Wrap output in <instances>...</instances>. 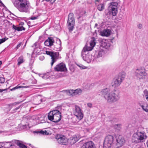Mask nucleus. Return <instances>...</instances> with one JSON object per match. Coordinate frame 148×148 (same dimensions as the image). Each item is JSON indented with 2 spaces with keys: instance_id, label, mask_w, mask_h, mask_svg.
Returning a JSON list of instances; mask_svg holds the SVG:
<instances>
[{
  "instance_id": "nucleus-1",
  "label": "nucleus",
  "mask_w": 148,
  "mask_h": 148,
  "mask_svg": "<svg viewBox=\"0 0 148 148\" xmlns=\"http://www.w3.org/2000/svg\"><path fill=\"white\" fill-rule=\"evenodd\" d=\"M99 95L103 97L107 102L112 103L117 101L120 98L119 94L115 90L110 92L109 88L102 89L99 92Z\"/></svg>"
},
{
  "instance_id": "nucleus-2",
  "label": "nucleus",
  "mask_w": 148,
  "mask_h": 148,
  "mask_svg": "<svg viewBox=\"0 0 148 148\" xmlns=\"http://www.w3.org/2000/svg\"><path fill=\"white\" fill-rule=\"evenodd\" d=\"M13 4L21 12L27 13L29 11L30 5L28 0H15Z\"/></svg>"
},
{
  "instance_id": "nucleus-3",
  "label": "nucleus",
  "mask_w": 148,
  "mask_h": 148,
  "mask_svg": "<svg viewBox=\"0 0 148 148\" xmlns=\"http://www.w3.org/2000/svg\"><path fill=\"white\" fill-rule=\"evenodd\" d=\"M57 109L50 111L48 115V118L49 120L54 123H58L61 119L62 115L61 113L59 111V109H61V107H57Z\"/></svg>"
},
{
  "instance_id": "nucleus-4",
  "label": "nucleus",
  "mask_w": 148,
  "mask_h": 148,
  "mask_svg": "<svg viewBox=\"0 0 148 148\" xmlns=\"http://www.w3.org/2000/svg\"><path fill=\"white\" fill-rule=\"evenodd\" d=\"M146 138L147 136L144 133L138 131L133 134L132 141L133 143L137 144L143 142Z\"/></svg>"
},
{
  "instance_id": "nucleus-5",
  "label": "nucleus",
  "mask_w": 148,
  "mask_h": 148,
  "mask_svg": "<svg viewBox=\"0 0 148 148\" xmlns=\"http://www.w3.org/2000/svg\"><path fill=\"white\" fill-rule=\"evenodd\" d=\"M118 4L117 2H112L109 4L108 12L106 13V15L110 17L115 16L117 12V6Z\"/></svg>"
},
{
  "instance_id": "nucleus-6",
  "label": "nucleus",
  "mask_w": 148,
  "mask_h": 148,
  "mask_svg": "<svg viewBox=\"0 0 148 148\" xmlns=\"http://www.w3.org/2000/svg\"><path fill=\"white\" fill-rule=\"evenodd\" d=\"M125 73L124 72L119 73L118 76L114 78L112 82L113 87H116L119 86L125 79Z\"/></svg>"
},
{
  "instance_id": "nucleus-7",
  "label": "nucleus",
  "mask_w": 148,
  "mask_h": 148,
  "mask_svg": "<svg viewBox=\"0 0 148 148\" xmlns=\"http://www.w3.org/2000/svg\"><path fill=\"white\" fill-rule=\"evenodd\" d=\"M92 49L86 46L83 48L82 51V56L84 60L87 63L90 62L92 60V56L88 53V51L91 50Z\"/></svg>"
},
{
  "instance_id": "nucleus-8",
  "label": "nucleus",
  "mask_w": 148,
  "mask_h": 148,
  "mask_svg": "<svg viewBox=\"0 0 148 148\" xmlns=\"http://www.w3.org/2000/svg\"><path fill=\"white\" fill-rule=\"evenodd\" d=\"M114 137L108 135L105 138L103 144V148H110L111 145L114 143Z\"/></svg>"
},
{
  "instance_id": "nucleus-9",
  "label": "nucleus",
  "mask_w": 148,
  "mask_h": 148,
  "mask_svg": "<svg viewBox=\"0 0 148 148\" xmlns=\"http://www.w3.org/2000/svg\"><path fill=\"white\" fill-rule=\"evenodd\" d=\"M73 14L72 13H70L68 16V19L67 22L69 32H71L74 29L75 25V20L73 18Z\"/></svg>"
},
{
  "instance_id": "nucleus-10",
  "label": "nucleus",
  "mask_w": 148,
  "mask_h": 148,
  "mask_svg": "<svg viewBox=\"0 0 148 148\" xmlns=\"http://www.w3.org/2000/svg\"><path fill=\"white\" fill-rule=\"evenodd\" d=\"M45 52L47 55H49L51 57L52 60L51 65V66H52L54 63L56 62L57 59L58 58V57L59 55V53L47 51H46Z\"/></svg>"
},
{
  "instance_id": "nucleus-11",
  "label": "nucleus",
  "mask_w": 148,
  "mask_h": 148,
  "mask_svg": "<svg viewBox=\"0 0 148 148\" xmlns=\"http://www.w3.org/2000/svg\"><path fill=\"white\" fill-rule=\"evenodd\" d=\"M145 69L143 68H139L136 69L135 71V75L136 77L139 79H142L146 75Z\"/></svg>"
},
{
  "instance_id": "nucleus-12",
  "label": "nucleus",
  "mask_w": 148,
  "mask_h": 148,
  "mask_svg": "<svg viewBox=\"0 0 148 148\" xmlns=\"http://www.w3.org/2000/svg\"><path fill=\"white\" fill-rule=\"evenodd\" d=\"M115 143L116 144L118 147H121L125 143V140L124 138L120 135H118L116 136Z\"/></svg>"
},
{
  "instance_id": "nucleus-13",
  "label": "nucleus",
  "mask_w": 148,
  "mask_h": 148,
  "mask_svg": "<svg viewBox=\"0 0 148 148\" xmlns=\"http://www.w3.org/2000/svg\"><path fill=\"white\" fill-rule=\"evenodd\" d=\"M58 142L60 144L66 145L67 143V140L65 136L61 135L58 134L56 137Z\"/></svg>"
},
{
  "instance_id": "nucleus-14",
  "label": "nucleus",
  "mask_w": 148,
  "mask_h": 148,
  "mask_svg": "<svg viewBox=\"0 0 148 148\" xmlns=\"http://www.w3.org/2000/svg\"><path fill=\"white\" fill-rule=\"evenodd\" d=\"M54 69L57 71H66L67 70L65 65L62 63L57 65L54 67Z\"/></svg>"
},
{
  "instance_id": "nucleus-15",
  "label": "nucleus",
  "mask_w": 148,
  "mask_h": 148,
  "mask_svg": "<svg viewBox=\"0 0 148 148\" xmlns=\"http://www.w3.org/2000/svg\"><path fill=\"white\" fill-rule=\"evenodd\" d=\"M74 115L79 120H81L83 118V114L82 113L81 110L79 107H75V112Z\"/></svg>"
},
{
  "instance_id": "nucleus-16",
  "label": "nucleus",
  "mask_w": 148,
  "mask_h": 148,
  "mask_svg": "<svg viewBox=\"0 0 148 148\" xmlns=\"http://www.w3.org/2000/svg\"><path fill=\"white\" fill-rule=\"evenodd\" d=\"M54 40L53 38L52 37H49L44 42L45 46L48 47H51L53 45Z\"/></svg>"
},
{
  "instance_id": "nucleus-17",
  "label": "nucleus",
  "mask_w": 148,
  "mask_h": 148,
  "mask_svg": "<svg viewBox=\"0 0 148 148\" xmlns=\"http://www.w3.org/2000/svg\"><path fill=\"white\" fill-rule=\"evenodd\" d=\"M110 44L107 40H103L101 42V46L104 48L109 49L110 48Z\"/></svg>"
},
{
  "instance_id": "nucleus-18",
  "label": "nucleus",
  "mask_w": 148,
  "mask_h": 148,
  "mask_svg": "<svg viewBox=\"0 0 148 148\" xmlns=\"http://www.w3.org/2000/svg\"><path fill=\"white\" fill-rule=\"evenodd\" d=\"M111 33V31L110 30L105 29L100 32V34L103 36H108L110 35Z\"/></svg>"
},
{
  "instance_id": "nucleus-19",
  "label": "nucleus",
  "mask_w": 148,
  "mask_h": 148,
  "mask_svg": "<svg viewBox=\"0 0 148 148\" xmlns=\"http://www.w3.org/2000/svg\"><path fill=\"white\" fill-rule=\"evenodd\" d=\"M94 144L91 141L85 143L82 148H94Z\"/></svg>"
},
{
  "instance_id": "nucleus-20",
  "label": "nucleus",
  "mask_w": 148,
  "mask_h": 148,
  "mask_svg": "<svg viewBox=\"0 0 148 148\" xmlns=\"http://www.w3.org/2000/svg\"><path fill=\"white\" fill-rule=\"evenodd\" d=\"M55 48L57 49H59V50H57L56 51H60V47L61 46V42L59 38H57L56 43L54 45Z\"/></svg>"
},
{
  "instance_id": "nucleus-21",
  "label": "nucleus",
  "mask_w": 148,
  "mask_h": 148,
  "mask_svg": "<svg viewBox=\"0 0 148 148\" xmlns=\"http://www.w3.org/2000/svg\"><path fill=\"white\" fill-rule=\"evenodd\" d=\"M12 28L15 30L18 31L25 30V28L23 26H17L14 25H12Z\"/></svg>"
},
{
  "instance_id": "nucleus-22",
  "label": "nucleus",
  "mask_w": 148,
  "mask_h": 148,
  "mask_svg": "<svg viewBox=\"0 0 148 148\" xmlns=\"http://www.w3.org/2000/svg\"><path fill=\"white\" fill-rule=\"evenodd\" d=\"M86 15V12L85 11H82L80 12L79 16L78 17V19H79L83 16H85Z\"/></svg>"
},
{
  "instance_id": "nucleus-23",
  "label": "nucleus",
  "mask_w": 148,
  "mask_h": 148,
  "mask_svg": "<svg viewBox=\"0 0 148 148\" xmlns=\"http://www.w3.org/2000/svg\"><path fill=\"white\" fill-rule=\"evenodd\" d=\"M95 39L94 37H92L90 42V45L92 47H93L95 45Z\"/></svg>"
},
{
  "instance_id": "nucleus-24",
  "label": "nucleus",
  "mask_w": 148,
  "mask_h": 148,
  "mask_svg": "<svg viewBox=\"0 0 148 148\" xmlns=\"http://www.w3.org/2000/svg\"><path fill=\"white\" fill-rule=\"evenodd\" d=\"M82 90L80 88H78L76 90H75L74 91V95H80L82 93Z\"/></svg>"
},
{
  "instance_id": "nucleus-25",
  "label": "nucleus",
  "mask_w": 148,
  "mask_h": 148,
  "mask_svg": "<svg viewBox=\"0 0 148 148\" xmlns=\"http://www.w3.org/2000/svg\"><path fill=\"white\" fill-rule=\"evenodd\" d=\"M21 142H22V141H20L18 140H13L12 141H11L10 142H7V143H15L18 146L19 144H20Z\"/></svg>"
},
{
  "instance_id": "nucleus-26",
  "label": "nucleus",
  "mask_w": 148,
  "mask_h": 148,
  "mask_svg": "<svg viewBox=\"0 0 148 148\" xmlns=\"http://www.w3.org/2000/svg\"><path fill=\"white\" fill-rule=\"evenodd\" d=\"M104 8V5L103 4L98 5L97 7V9L100 11H102Z\"/></svg>"
},
{
  "instance_id": "nucleus-27",
  "label": "nucleus",
  "mask_w": 148,
  "mask_h": 148,
  "mask_svg": "<svg viewBox=\"0 0 148 148\" xmlns=\"http://www.w3.org/2000/svg\"><path fill=\"white\" fill-rule=\"evenodd\" d=\"M19 103L18 102H14L12 103H10L8 105V108L9 109V111H10L11 109L13 108V106H15L17 104H18Z\"/></svg>"
},
{
  "instance_id": "nucleus-28",
  "label": "nucleus",
  "mask_w": 148,
  "mask_h": 148,
  "mask_svg": "<svg viewBox=\"0 0 148 148\" xmlns=\"http://www.w3.org/2000/svg\"><path fill=\"white\" fill-rule=\"evenodd\" d=\"M17 61L18 62L17 64L18 65H20L21 64L23 63L24 62L23 57L21 56L19 57Z\"/></svg>"
},
{
  "instance_id": "nucleus-29",
  "label": "nucleus",
  "mask_w": 148,
  "mask_h": 148,
  "mask_svg": "<svg viewBox=\"0 0 148 148\" xmlns=\"http://www.w3.org/2000/svg\"><path fill=\"white\" fill-rule=\"evenodd\" d=\"M75 90L70 89L66 90L67 92H69L71 95L72 96H74Z\"/></svg>"
},
{
  "instance_id": "nucleus-30",
  "label": "nucleus",
  "mask_w": 148,
  "mask_h": 148,
  "mask_svg": "<svg viewBox=\"0 0 148 148\" xmlns=\"http://www.w3.org/2000/svg\"><path fill=\"white\" fill-rule=\"evenodd\" d=\"M144 97H146V100L148 101V91L147 89H145L144 91Z\"/></svg>"
},
{
  "instance_id": "nucleus-31",
  "label": "nucleus",
  "mask_w": 148,
  "mask_h": 148,
  "mask_svg": "<svg viewBox=\"0 0 148 148\" xmlns=\"http://www.w3.org/2000/svg\"><path fill=\"white\" fill-rule=\"evenodd\" d=\"M23 87L26 88H27L28 87L27 86H19V85H18L17 86H16V87H14L13 88L11 89L10 90L11 91H13L14 90H15L18 89V88H23Z\"/></svg>"
},
{
  "instance_id": "nucleus-32",
  "label": "nucleus",
  "mask_w": 148,
  "mask_h": 148,
  "mask_svg": "<svg viewBox=\"0 0 148 148\" xmlns=\"http://www.w3.org/2000/svg\"><path fill=\"white\" fill-rule=\"evenodd\" d=\"M141 107L143 110L146 112H148V105H147L146 106L143 105L141 106Z\"/></svg>"
},
{
  "instance_id": "nucleus-33",
  "label": "nucleus",
  "mask_w": 148,
  "mask_h": 148,
  "mask_svg": "<svg viewBox=\"0 0 148 148\" xmlns=\"http://www.w3.org/2000/svg\"><path fill=\"white\" fill-rule=\"evenodd\" d=\"M22 105H21L18 106V107H17L15 109H14L12 111V112H11L12 113H14L16 112V111L18 110L19 108H20L21 107H22Z\"/></svg>"
},
{
  "instance_id": "nucleus-34",
  "label": "nucleus",
  "mask_w": 148,
  "mask_h": 148,
  "mask_svg": "<svg viewBox=\"0 0 148 148\" xmlns=\"http://www.w3.org/2000/svg\"><path fill=\"white\" fill-rule=\"evenodd\" d=\"M71 143L72 144H74L76 143L78 140H77L76 138H75V136H73L72 139H71Z\"/></svg>"
},
{
  "instance_id": "nucleus-35",
  "label": "nucleus",
  "mask_w": 148,
  "mask_h": 148,
  "mask_svg": "<svg viewBox=\"0 0 148 148\" xmlns=\"http://www.w3.org/2000/svg\"><path fill=\"white\" fill-rule=\"evenodd\" d=\"M49 73H45L44 74V76L43 77H44V79H47L49 78Z\"/></svg>"
},
{
  "instance_id": "nucleus-36",
  "label": "nucleus",
  "mask_w": 148,
  "mask_h": 148,
  "mask_svg": "<svg viewBox=\"0 0 148 148\" xmlns=\"http://www.w3.org/2000/svg\"><path fill=\"white\" fill-rule=\"evenodd\" d=\"M21 142L20 144H19L18 146L20 148H27V147Z\"/></svg>"
},
{
  "instance_id": "nucleus-37",
  "label": "nucleus",
  "mask_w": 148,
  "mask_h": 148,
  "mask_svg": "<svg viewBox=\"0 0 148 148\" xmlns=\"http://www.w3.org/2000/svg\"><path fill=\"white\" fill-rule=\"evenodd\" d=\"M8 39V38L6 37L4 38L1 39H0V44H1L2 43L4 42Z\"/></svg>"
},
{
  "instance_id": "nucleus-38",
  "label": "nucleus",
  "mask_w": 148,
  "mask_h": 148,
  "mask_svg": "<svg viewBox=\"0 0 148 148\" xmlns=\"http://www.w3.org/2000/svg\"><path fill=\"white\" fill-rule=\"evenodd\" d=\"M5 81V78L2 77H0V84H3Z\"/></svg>"
},
{
  "instance_id": "nucleus-39",
  "label": "nucleus",
  "mask_w": 148,
  "mask_h": 148,
  "mask_svg": "<svg viewBox=\"0 0 148 148\" xmlns=\"http://www.w3.org/2000/svg\"><path fill=\"white\" fill-rule=\"evenodd\" d=\"M47 132L45 130V131H43L42 130H41L39 131V133H40L41 134H43V135H47Z\"/></svg>"
},
{
  "instance_id": "nucleus-40",
  "label": "nucleus",
  "mask_w": 148,
  "mask_h": 148,
  "mask_svg": "<svg viewBox=\"0 0 148 148\" xmlns=\"http://www.w3.org/2000/svg\"><path fill=\"white\" fill-rule=\"evenodd\" d=\"M76 64L80 68V69H85V67L84 66L82 65V64Z\"/></svg>"
},
{
  "instance_id": "nucleus-41",
  "label": "nucleus",
  "mask_w": 148,
  "mask_h": 148,
  "mask_svg": "<svg viewBox=\"0 0 148 148\" xmlns=\"http://www.w3.org/2000/svg\"><path fill=\"white\" fill-rule=\"evenodd\" d=\"M56 0H43L42 1H45L47 2H50L52 4H53L56 1Z\"/></svg>"
},
{
  "instance_id": "nucleus-42",
  "label": "nucleus",
  "mask_w": 148,
  "mask_h": 148,
  "mask_svg": "<svg viewBox=\"0 0 148 148\" xmlns=\"http://www.w3.org/2000/svg\"><path fill=\"white\" fill-rule=\"evenodd\" d=\"M21 44L22 43L21 42L19 43L17 45L16 47L15 48V49L16 50H17L21 46Z\"/></svg>"
},
{
  "instance_id": "nucleus-43",
  "label": "nucleus",
  "mask_w": 148,
  "mask_h": 148,
  "mask_svg": "<svg viewBox=\"0 0 148 148\" xmlns=\"http://www.w3.org/2000/svg\"><path fill=\"white\" fill-rule=\"evenodd\" d=\"M102 52L101 51H99L98 53V57H102Z\"/></svg>"
},
{
  "instance_id": "nucleus-44",
  "label": "nucleus",
  "mask_w": 148,
  "mask_h": 148,
  "mask_svg": "<svg viewBox=\"0 0 148 148\" xmlns=\"http://www.w3.org/2000/svg\"><path fill=\"white\" fill-rule=\"evenodd\" d=\"M38 16H32L30 18V19L31 20H34L38 18Z\"/></svg>"
},
{
  "instance_id": "nucleus-45",
  "label": "nucleus",
  "mask_w": 148,
  "mask_h": 148,
  "mask_svg": "<svg viewBox=\"0 0 148 148\" xmlns=\"http://www.w3.org/2000/svg\"><path fill=\"white\" fill-rule=\"evenodd\" d=\"M88 106L90 108H91L92 107V104L91 103H88L87 104Z\"/></svg>"
},
{
  "instance_id": "nucleus-46",
  "label": "nucleus",
  "mask_w": 148,
  "mask_h": 148,
  "mask_svg": "<svg viewBox=\"0 0 148 148\" xmlns=\"http://www.w3.org/2000/svg\"><path fill=\"white\" fill-rule=\"evenodd\" d=\"M0 3L1 4V6H2L3 7H5V5L4 4L2 3V2L0 0Z\"/></svg>"
},
{
  "instance_id": "nucleus-47",
  "label": "nucleus",
  "mask_w": 148,
  "mask_h": 148,
  "mask_svg": "<svg viewBox=\"0 0 148 148\" xmlns=\"http://www.w3.org/2000/svg\"><path fill=\"white\" fill-rule=\"evenodd\" d=\"M142 26L141 24H139L138 25V27L139 29H140L142 28Z\"/></svg>"
},
{
  "instance_id": "nucleus-48",
  "label": "nucleus",
  "mask_w": 148,
  "mask_h": 148,
  "mask_svg": "<svg viewBox=\"0 0 148 148\" xmlns=\"http://www.w3.org/2000/svg\"><path fill=\"white\" fill-rule=\"evenodd\" d=\"M7 90V89H0V92H1L3 91H4L5 90Z\"/></svg>"
},
{
  "instance_id": "nucleus-49",
  "label": "nucleus",
  "mask_w": 148,
  "mask_h": 148,
  "mask_svg": "<svg viewBox=\"0 0 148 148\" xmlns=\"http://www.w3.org/2000/svg\"><path fill=\"white\" fill-rule=\"evenodd\" d=\"M39 76L40 77H42L43 79H44V77H42V76H44V74H39Z\"/></svg>"
},
{
  "instance_id": "nucleus-50",
  "label": "nucleus",
  "mask_w": 148,
  "mask_h": 148,
  "mask_svg": "<svg viewBox=\"0 0 148 148\" xmlns=\"http://www.w3.org/2000/svg\"><path fill=\"white\" fill-rule=\"evenodd\" d=\"M24 25V23L23 22H21L19 23L20 25Z\"/></svg>"
},
{
  "instance_id": "nucleus-51",
  "label": "nucleus",
  "mask_w": 148,
  "mask_h": 148,
  "mask_svg": "<svg viewBox=\"0 0 148 148\" xmlns=\"http://www.w3.org/2000/svg\"><path fill=\"white\" fill-rule=\"evenodd\" d=\"M39 58H40V60H41V59L42 60H43L44 59V57L43 56H41V57H40Z\"/></svg>"
},
{
  "instance_id": "nucleus-52",
  "label": "nucleus",
  "mask_w": 148,
  "mask_h": 148,
  "mask_svg": "<svg viewBox=\"0 0 148 148\" xmlns=\"http://www.w3.org/2000/svg\"><path fill=\"white\" fill-rule=\"evenodd\" d=\"M34 133H36L37 134L39 133V131H34Z\"/></svg>"
},
{
  "instance_id": "nucleus-53",
  "label": "nucleus",
  "mask_w": 148,
  "mask_h": 148,
  "mask_svg": "<svg viewBox=\"0 0 148 148\" xmlns=\"http://www.w3.org/2000/svg\"><path fill=\"white\" fill-rule=\"evenodd\" d=\"M34 46H35V47H36V43H34V45H33L32 46V47H34Z\"/></svg>"
},
{
  "instance_id": "nucleus-54",
  "label": "nucleus",
  "mask_w": 148,
  "mask_h": 148,
  "mask_svg": "<svg viewBox=\"0 0 148 148\" xmlns=\"http://www.w3.org/2000/svg\"><path fill=\"white\" fill-rule=\"evenodd\" d=\"M100 1V0H95V2L96 3V2H99Z\"/></svg>"
},
{
  "instance_id": "nucleus-55",
  "label": "nucleus",
  "mask_w": 148,
  "mask_h": 148,
  "mask_svg": "<svg viewBox=\"0 0 148 148\" xmlns=\"http://www.w3.org/2000/svg\"><path fill=\"white\" fill-rule=\"evenodd\" d=\"M98 26V24L97 23H96L95 25L94 28Z\"/></svg>"
},
{
  "instance_id": "nucleus-56",
  "label": "nucleus",
  "mask_w": 148,
  "mask_h": 148,
  "mask_svg": "<svg viewBox=\"0 0 148 148\" xmlns=\"http://www.w3.org/2000/svg\"><path fill=\"white\" fill-rule=\"evenodd\" d=\"M146 144H147V147L148 148V140H147V142L146 143Z\"/></svg>"
},
{
  "instance_id": "nucleus-57",
  "label": "nucleus",
  "mask_w": 148,
  "mask_h": 148,
  "mask_svg": "<svg viewBox=\"0 0 148 148\" xmlns=\"http://www.w3.org/2000/svg\"><path fill=\"white\" fill-rule=\"evenodd\" d=\"M14 145H13V144H11L10 145V147H11V146H12Z\"/></svg>"
},
{
  "instance_id": "nucleus-58",
  "label": "nucleus",
  "mask_w": 148,
  "mask_h": 148,
  "mask_svg": "<svg viewBox=\"0 0 148 148\" xmlns=\"http://www.w3.org/2000/svg\"><path fill=\"white\" fill-rule=\"evenodd\" d=\"M2 64V62L1 61H0V66Z\"/></svg>"
},
{
  "instance_id": "nucleus-59",
  "label": "nucleus",
  "mask_w": 148,
  "mask_h": 148,
  "mask_svg": "<svg viewBox=\"0 0 148 148\" xmlns=\"http://www.w3.org/2000/svg\"><path fill=\"white\" fill-rule=\"evenodd\" d=\"M23 126L24 127V128L25 127L26 128L27 127V126L26 125H23Z\"/></svg>"
},
{
  "instance_id": "nucleus-60",
  "label": "nucleus",
  "mask_w": 148,
  "mask_h": 148,
  "mask_svg": "<svg viewBox=\"0 0 148 148\" xmlns=\"http://www.w3.org/2000/svg\"><path fill=\"white\" fill-rule=\"evenodd\" d=\"M12 14L13 15H14L15 17H17L14 14Z\"/></svg>"
},
{
  "instance_id": "nucleus-61",
  "label": "nucleus",
  "mask_w": 148,
  "mask_h": 148,
  "mask_svg": "<svg viewBox=\"0 0 148 148\" xmlns=\"http://www.w3.org/2000/svg\"><path fill=\"white\" fill-rule=\"evenodd\" d=\"M96 31H97L96 30H95V33L96 34Z\"/></svg>"
},
{
  "instance_id": "nucleus-62",
  "label": "nucleus",
  "mask_w": 148,
  "mask_h": 148,
  "mask_svg": "<svg viewBox=\"0 0 148 148\" xmlns=\"http://www.w3.org/2000/svg\"><path fill=\"white\" fill-rule=\"evenodd\" d=\"M29 22H29L28 24H30V23H29Z\"/></svg>"
},
{
  "instance_id": "nucleus-63",
  "label": "nucleus",
  "mask_w": 148,
  "mask_h": 148,
  "mask_svg": "<svg viewBox=\"0 0 148 148\" xmlns=\"http://www.w3.org/2000/svg\"><path fill=\"white\" fill-rule=\"evenodd\" d=\"M40 100H41V101H42V99H40Z\"/></svg>"
},
{
  "instance_id": "nucleus-64",
  "label": "nucleus",
  "mask_w": 148,
  "mask_h": 148,
  "mask_svg": "<svg viewBox=\"0 0 148 148\" xmlns=\"http://www.w3.org/2000/svg\"><path fill=\"white\" fill-rule=\"evenodd\" d=\"M31 145V144H29V145Z\"/></svg>"
}]
</instances>
